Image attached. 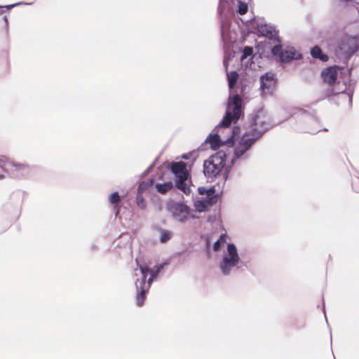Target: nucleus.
<instances>
[{
	"label": "nucleus",
	"instance_id": "nucleus-1",
	"mask_svg": "<svg viewBox=\"0 0 359 359\" xmlns=\"http://www.w3.org/2000/svg\"><path fill=\"white\" fill-rule=\"evenodd\" d=\"M242 100L238 95H235L229 98L226 114L222 120L215 127V133H210L205 142L209 143L212 149L216 150L221 146H231L234 139L240 134V128L234 127L233 130L229 128L232 122L236 123L242 114Z\"/></svg>",
	"mask_w": 359,
	"mask_h": 359
},
{
	"label": "nucleus",
	"instance_id": "nucleus-2",
	"mask_svg": "<svg viewBox=\"0 0 359 359\" xmlns=\"http://www.w3.org/2000/svg\"><path fill=\"white\" fill-rule=\"evenodd\" d=\"M240 263L241 258L236 246L233 243H228L219 264L222 275L228 276L236 273L239 269Z\"/></svg>",
	"mask_w": 359,
	"mask_h": 359
},
{
	"label": "nucleus",
	"instance_id": "nucleus-3",
	"mask_svg": "<svg viewBox=\"0 0 359 359\" xmlns=\"http://www.w3.org/2000/svg\"><path fill=\"white\" fill-rule=\"evenodd\" d=\"M0 168L15 178L29 177L34 170V165L25 163H18L4 156H0Z\"/></svg>",
	"mask_w": 359,
	"mask_h": 359
},
{
	"label": "nucleus",
	"instance_id": "nucleus-4",
	"mask_svg": "<svg viewBox=\"0 0 359 359\" xmlns=\"http://www.w3.org/2000/svg\"><path fill=\"white\" fill-rule=\"evenodd\" d=\"M271 127L270 117L262 109H260L252 115L250 129L246 133L257 140Z\"/></svg>",
	"mask_w": 359,
	"mask_h": 359
},
{
	"label": "nucleus",
	"instance_id": "nucleus-5",
	"mask_svg": "<svg viewBox=\"0 0 359 359\" xmlns=\"http://www.w3.org/2000/svg\"><path fill=\"white\" fill-rule=\"evenodd\" d=\"M226 159V153L222 150L212 155L203 163V173L208 179L212 180L220 175Z\"/></svg>",
	"mask_w": 359,
	"mask_h": 359
},
{
	"label": "nucleus",
	"instance_id": "nucleus-6",
	"mask_svg": "<svg viewBox=\"0 0 359 359\" xmlns=\"http://www.w3.org/2000/svg\"><path fill=\"white\" fill-rule=\"evenodd\" d=\"M257 141L255 138L245 133L235 145L233 156L231 160V165H234L238 161H246L249 158L248 151Z\"/></svg>",
	"mask_w": 359,
	"mask_h": 359
},
{
	"label": "nucleus",
	"instance_id": "nucleus-7",
	"mask_svg": "<svg viewBox=\"0 0 359 359\" xmlns=\"http://www.w3.org/2000/svg\"><path fill=\"white\" fill-rule=\"evenodd\" d=\"M149 269L147 267L140 266V277L135 282L137 289V304L142 306L146 297V293L150 288L152 282H149V278L147 280L148 274H149Z\"/></svg>",
	"mask_w": 359,
	"mask_h": 359
},
{
	"label": "nucleus",
	"instance_id": "nucleus-8",
	"mask_svg": "<svg viewBox=\"0 0 359 359\" xmlns=\"http://www.w3.org/2000/svg\"><path fill=\"white\" fill-rule=\"evenodd\" d=\"M271 53L273 56L279 58L281 62L287 63L293 60H299L302 55L297 52L294 48L287 46L283 48L280 44L275 45L271 48Z\"/></svg>",
	"mask_w": 359,
	"mask_h": 359
},
{
	"label": "nucleus",
	"instance_id": "nucleus-9",
	"mask_svg": "<svg viewBox=\"0 0 359 359\" xmlns=\"http://www.w3.org/2000/svg\"><path fill=\"white\" fill-rule=\"evenodd\" d=\"M260 90L262 95H271L277 83L276 74L269 72L261 75L259 77Z\"/></svg>",
	"mask_w": 359,
	"mask_h": 359
},
{
	"label": "nucleus",
	"instance_id": "nucleus-10",
	"mask_svg": "<svg viewBox=\"0 0 359 359\" xmlns=\"http://www.w3.org/2000/svg\"><path fill=\"white\" fill-rule=\"evenodd\" d=\"M169 211L172 217L181 223L186 222L189 219V208L182 203H173L169 206Z\"/></svg>",
	"mask_w": 359,
	"mask_h": 359
},
{
	"label": "nucleus",
	"instance_id": "nucleus-11",
	"mask_svg": "<svg viewBox=\"0 0 359 359\" xmlns=\"http://www.w3.org/2000/svg\"><path fill=\"white\" fill-rule=\"evenodd\" d=\"M171 171L177 180H187L188 178L189 174L187 170V165L183 161L172 163Z\"/></svg>",
	"mask_w": 359,
	"mask_h": 359
},
{
	"label": "nucleus",
	"instance_id": "nucleus-12",
	"mask_svg": "<svg viewBox=\"0 0 359 359\" xmlns=\"http://www.w3.org/2000/svg\"><path fill=\"white\" fill-rule=\"evenodd\" d=\"M259 32L264 36L272 39L274 41L280 43V39L278 36V32L276 29L268 25H264L259 27Z\"/></svg>",
	"mask_w": 359,
	"mask_h": 359
},
{
	"label": "nucleus",
	"instance_id": "nucleus-13",
	"mask_svg": "<svg viewBox=\"0 0 359 359\" xmlns=\"http://www.w3.org/2000/svg\"><path fill=\"white\" fill-rule=\"evenodd\" d=\"M321 76L325 82L332 85L337 80V68L336 67H330L322 72Z\"/></svg>",
	"mask_w": 359,
	"mask_h": 359
},
{
	"label": "nucleus",
	"instance_id": "nucleus-14",
	"mask_svg": "<svg viewBox=\"0 0 359 359\" xmlns=\"http://www.w3.org/2000/svg\"><path fill=\"white\" fill-rule=\"evenodd\" d=\"M311 55L313 58L319 59L323 62H326L328 60V56L324 54L321 48L318 46H316L311 48Z\"/></svg>",
	"mask_w": 359,
	"mask_h": 359
},
{
	"label": "nucleus",
	"instance_id": "nucleus-15",
	"mask_svg": "<svg viewBox=\"0 0 359 359\" xmlns=\"http://www.w3.org/2000/svg\"><path fill=\"white\" fill-rule=\"evenodd\" d=\"M155 188L158 193L165 194L173 188V184L172 182H166L161 184L157 183L155 184Z\"/></svg>",
	"mask_w": 359,
	"mask_h": 359
},
{
	"label": "nucleus",
	"instance_id": "nucleus-16",
	"mask_svg": "<svg viewBox=\"0 0 359 359\" xmlns=\"http://www.w3.org/2000/svg\"><path fill=\"white\" fill-rule=\"evenodd\" d=\"M226 74L229 88V89L232 90L236 85L238 79V74L236 71H232L227 72Z\"/></svg>",
	"mask_w": 359,
	"mask_h": 359
},
{
	"label": "nucleus",
	"instance_id": "nucleus-17",
	"mask_svg": "<svg viewBox=\"0 0 359 359\" xmlns=\"http://www.w3.org/2000/svg\"><path fill=\"white\" fill-rule=\"evenodd\" d=\"M158 231L160 233L159 241L161 243H165L168 242L172 237V232L169 230L164 229L162 228H158Z\"/></svg>",
	"mask_w": 359,
	"mask_h": 359
},
{
	"label": "nucleus",
	"instance_id": "nucleus-18",
	"mask_svg": "<svg viewBox=\"0 0 359 359\" xmlns=\"http://www.w3.org/2000/svg\"><path fill=\"white\" fill-rule=\"evenodd\" d=\"M166 264V263H162L159 265H157L155 269H149V282H152L154 279H155L158 273L163 269L164 266Z\"/></svg>",
	"mask_w": 359,
	"mask_h": 359
},
{
	"label": "nucleus",
	"instance_id": "nucleus-19",
	"mask_svg": "<svg viewBox=\"0 0 359 359\" xmlns=\"http://www.w3.org/2000/svg\"><path fill=\"white\" fill-rule=\"evenodd\" d=\"M187 180L178 179L176 181V187L182 191L185 194H189L191 192L189 187L187 186Z\"/></svg>",
	"mask_w": 359,
	"mask_h": 359
},
{
	"label": "nucleus",
	"instance_id": "nucleus-20",
	"mask_svg": "<svg viewBox=\"0 0 359 359\" xmlns=\"http://www.w3.org/2000/svg\"><path fill=\"white\" fill-rule=\"evenodd\" d=\"M252 54L253 48L251 46H245L242 52L241 60L243 62L249 57L250 60H251L252 58Z\"/></svg>",
	"mask_w": 359,
	"mask_h": 359
},
{
	"label": "nucleus",
	"instance_id": "nucleus-21",
	"mask_svg": "<svg viewBox=\"0 0 359 359\" xmlns=\"http://www.w3.org/2000/svg\"><path fill=\"white\" fill-rule=\"evenodd\" d=\"M210 189H212V192H205L206 198L205 200H208V203L209 205H212L217 201V196L215 195V190L214 188H210Z\"/></svg>",
	"mask_w": 359,
	"mask_h": 359
},
{
	"label": "nucleus",
	"instance_id": "nucleus-22",
	"mask_svg": "<svg viewBox=\"0 0 359 359\" xmlns=\"http://www.w3.org/2000/svg\"><path fill=\"white\" fill-rule=\"evenodd\" d=\"M208 203V200L197 201L195 204L197 211L201 212L206 210L207 208L210 206Z\"/></svg>",
	"mask_w": 359,
	"mask_h": 359
},
{
	"label": "nucleus",
	"instance_id": "nucleus-23",
	"mask_svg": "<svg viewBox=\"0 0 359 359\" xmlns=\"http://www.w3.org/2000/svg\"><path fill=\"white\" fill-rule=\"evenodd\" d=\"M136 204L142 210H144L147 208V203L144 199L142 193L137 194Z\"/></svg>",
	"mask_w": 359,
	"mask_h": 359
},
{
	"label": "nucleus",
	"instance_id": "nucleus-24",
	"mask_svg": "<svg viewBox=\"0 0 359 359\" xmlns=\"http://www.w3.org/2000/svg\"><path fill=\"white\" fill-rule=\"evenodd\" d=\"M352 96L353 93L351 91H348L347 93L341 92L339 94V98L341 100L348 99V106H351L352 104Z\"/></svg>",
	"mask_w": 359,
	"mask_h": 359
},
{
	"label": "nucleus",
	"instance_id": "nucleus-25",
	"mask_svg": "<svg viewBox=\"0 0 359 359\" xmlns=\"http://www.w3.org/2000/svg\"><path fill=\"white\" fill-rule=\"evenodd\" d=\"M109 201L112 205H116L120 201V196L118 192L115 191L109 195Z\"/></svg>",
	"mask_w": 359,
	"mask_h": 359
},
{
	"label": "nucleus",
	"instance_id": "nucleus-26",
	"mask_svg": "<svg viewBox=\"0 0 359 359\" xmlns=\"http://www.w3.org/2000/svg\"><path fill=\"white\" fill-rule=\"evenodd\" d=\"M229 22L224 20H222L221 21V27H220V31H221V36L223 39L225 37V32L227 31L229 28Z\"/></svg>",
	"mask_w": 359,
	"mask_h": 359
},
{
	"label": "nucleus",
	"instance_id": "nucleus-27",
	"mask_svg": "<svg viewBox=\"0 0 359 359\" xmlns=\"http://www.w3.org/2000/svg\"><path fill=\"white\" fill-rule=\"evenodd\" d=\"M248 4L244 2L239 1L238 13L242 15L245 14L248 12Z\"/></svg>",
	"mask_w": 359,
	"mask_h": 359
},
{
	"label": "nucleus",
	"instance_id": "nucleus-28",
	"mask_svg": "<svg viewBox=\"0 0 359 359\" xmlns=\"http://www.w3.org/2000/svg\"><path fill=\"white\" fill-rule=\"evenodd\" d=\"M149 185V184L148 183H146L144 182H141L138 186L137 193H141L143 190L147 189Z\"/></svg>",
	"mask_w": 359,
	"mask_h": 359
},
{
	"label": "nucleus",
	"instance_id": "nucleus-29",
	"mask_svg": "<svg viewBox=\"0 0 359 359\" xmlns=\"http://www.w3.org/2000/svg\"><path fill=\"white\" fill-rule=\"evenodd\" d=\"M198 191L199 194H201V195H205V192H208V191H209L210 193L212 192V189H207L203 187H198Z\"/></svg>",
	"mask_w": 359,
	"mask_h": 359
},
{
	"label": "nucleus",
	"instance_id": "nucleus-30",
	"mask_svg": "<svg viewBox=\"0 0 359 359\" xmlns=\"http://www.w3.org/2000/svg\"><path fill=\"white\" fill-rule=\"evenodd\" d=\"M221 245V241L219 239H218L217 241L215 242L213 245V249L215 251H218L220 249Z\"/></svg>",
	"mask_w": 359,
	"mask_h": 359
},
{
	"label": "nucleus",
	"instance_id": "nucleus-31",
	"mask_svg": "<svg viewBox=\"0 0 359 359\" xmlns=\"http://www.w3.org/2000/svg\"><path fill=\"white\" fill-rule=\"evenodd\" d=\"M3 20L4 21V24H5V30H6V34L8 33V18H7V16L6 15H4L3 17Z\"/></svg>",
	"mask_w": 359,
	"mask_h": 359
},
{
	"label": "nucleus",
	"instance_id": "nucleus-32",
	"mask_svg": "<svg viewBox=\"0 0 359 359\" xmlns=\"http://www.w3.org/2000/svg\"><path fill=\"white\" fill-rule=\"evenodd\" d=\"M21 4H22V3L14 4L7 5V6H0V8H6V9H10V8H12L13 7H15V6H17L18 5H21Z\"/></svg>",
	"mask_w": 359,
	"mask_h": 359
},
{
	"label": "nucleus",
	"instance_id": "nucleus-33",
	"mask_svg": "<svg viewBox=\"0 0 359 359\" xmlns=\"http://www.w3.org/2000/svg\"><path fill=\"white\" fill-rule=\"evenodd\" d=\"M227 177H228V172L226 171L224 172V173L222 174L223 183H224L226 182Z\"/></svg>",
	"mask_w": 359,
	"mask_h": 359
},
{
	"label": "nucleus",
	"instance_id": "nucleus-34",
	"mask_svg": "<svg viewBox=\"0 0 359 359\" xmlns=\"http://www.w3.org/2000/svg\"><path fill=\"white\" fill-rule=\"evenodd\" d=\"M97 249H98V247L95 244H94V243L91 244V245H90V250L91 251H95Z\"/></svg>",
	"mask_w": 359,
	"mask_h": 359
},
{
	"label": "nucleus",
	"instance_id": "nucleus-35",
	"mask_svg": "<svg viewBox=\"0 0 359 359\" xmlns=\"http://www.w3.org/2000/svg\"><path fill=\"white\" fill-rule=\"evenodd\" d=\"M296 112L295 113H303L304 111L302 109L297 108L295 109Z\"/></svg>",
	"mask_w": 359,
	"mask_h": 359
},
{
	"label": "nucleus",
	"instance_id": "nucleus-36",
	"mask_svg": "<svg viewBox=\"0 0 359 359\" xmlns=\"http://www.w3.org/2000/svg\"><path fill=\"white\" fill-rule=\"evenodd\" d=\"M6 176L4 174H0V180L5 179Z\"/></svg>",
	"mask_w": 359,
	"mask_h": 359
},
{
	"label": "nucleus",
	"instance_id": "nucleus-37",
	"mask_svg": "<svg viewBox=\"0 0 359 359\" xmlns=\"http://www.w3.org/2000/svg\"><path fill=\"white\" fill-rule=\"evenodd\" d=\"M4 13L3 11H0V15H1Z\"/></svg>",
	"mask_w": 359,
	"mask_h": 359
},
{
	"label": "nucleus",
	"instance_id": "nucleus-38",
	"mask_svg": "<svg viewBox=\"0 0 359 359\" xmlns=\"http://www.w3.org/2000/svg\"><path fill=\"white\" fill-rule=\"evenodd\" d=\"M222 1H224V0H219L220 3H222Z\"/></svg>",
	"mask_w": 359,
	"mask_h": 359
}]
</instances>
